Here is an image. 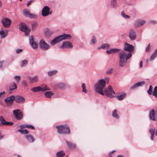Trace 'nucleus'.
<instances>
[{
    "label": "nucleus",
    "instance_id": "1",
    "mask_svg": "<svg viewBox=\"0 0 157 157\" xmlns=\"http://www.w3.org/2000/svg\"><path fill=\"white\" fill-rule=\"evenodd\" d=\"M134 47L126 42L124 43V50L125 51H122L119 53V66L122 67L125 66L127 60L131 56L132 52L134 50Z\"/></svg>",
    "mask_w": 157,
    "mask_h": 157
},
{
    "label": "nucleus",
    "instance_id": "2",
    "mask_svg": "<svg viewBox=\"0 0 157 157\" xmlns=\"http://www.w3.org/2000/svg\"><path fill=\"white\" fill-rule=\"evenodd\" d=\"M105 85V81L103 79H100L98 81L97 84L95 86V91L101 94L104 95L103 89Z\"/></svg>",
    "mask_w": 157,
    "mask_h": 157
},
{
    "label": "nucleus",
    "instance_id": "3",
    "mask_svg": "<svg viewBox=\"0 0 157 157\" xmlns=\"http://www.w3.org/2000/svg\"><path fill=\"white\" fill-rule=\"evenodd\" d=\"M56 128H57L58 132L59 134H67L70 133V129L67 125L57 126Z\"/></svg>",
    "mask_w": 157,
    "mask_h": 157
},
{
    "label": "nucleus",
    "instance_id": "4",
    "mask_svg": "<svg viewBox=\"0 0 157 157\" xmlns=\"http://www.w3.org/2000/svg\"><path fill=\"white\" fill-rule=\"evenodd\" d=\"M40 48L42 50L47 51L50 48V46L47 44L44 39L40 40L39 43Z\"/></svg>",
    "mask_w": 157,
    "mask_h": 157
},
{
    "label": "nucleus",
    "instance_id": "5",
    "mask_svg": "<svg viewBox=\"0 0 157 157\" xmlns=\"http://www.w3.org/2000/svg\"><path fill=\"white\" fill-rule=\"evenodd\" d=\"M104 95H105L106 96L111 98L113 97L112 94H115V93L113 90L111 86H108V88L105 89L104 90Z\"/></svg>",
    "mask_w": 157,
    "mask_h": 157
},
{
    "label": "nucleus",
    "instance_id": "6",
    "mask_svg": "<svg viewBox=\"0 0 157 157\" xmlns=\"http://www.w3.org/2000/svg\"><path fill=\"white\" fill-rule=\"evenodd\" d=\"M19 28L20 29L25 33V35L26 36H28L29 32L30 30L27 28L25 23H21L19 25Z\"/></svg>",
    "mask_w": 157,
    "mask_h": 157
},
{
    "label": "nucleus",
    "instance_id": "7",
    "mask_svg": "<svg viewBox=\"0 0 157 157\" xmlns=\"http://www.w3.org/2000/svg\"><path fill=\"white\" fill-rule=\"evenodd\" d=\"M14 116L17 120H21L23 118V115L22 112L19 109L14 110L13 111Z\"/></svg>",
    "mask_w": 157,
    "mask_h": 157
},
{
    "label": "nucleus",
    "instance_id": "8",
    "mask_svg": "<svg viewBox=\"0 0 157 157\" xmlns=\"http://www.w3.org/2000/svg\"><path fill=\"white\" fill-rule=\"evenodd\" d=\"M29 43L32 48L34 50L38 48V44L37 42L34 40L32 36H30L29 39Z\"/></svg>",
    "mask_w": 157,
    "mask_h": 157
},
{
    "label": "nucleus",
    "instance_id": "9",
    "mask_svg": "<svg viewBox=\"0 0 157 157\" xmlns=\"http://www.w3.org/2000/svg\"><path fill=\"white\" fill-rule=\"evenodd\" d=\"M50 89L47 86H45L43 88H41L40 86H37L35 87H33L31 89V90L34 92H37L40 91H41L42 92L44 91L47 90H49Z\"/></svg>",
    "mask_w": 157,
    "mask_h": 157
},
{
    "label": "nucleus",
    "instance_id": "10",
    "mask_svg": "<svg viewBox=\"0 0 157 157\" xmlns=\"http://www.w3.org/2000/svg\"><path fill=\"white\" fill-rule=\"evenodd\" d=\"M72 44L69 41L63 42L59 47V48H72Z\"/></svg>",
    "mask_w": 157,
    "mask_h": 157
},
{
    "label": "nucleus",
    "instance_id": "11",
    "mask_svg": "<svg viewBox=\"0 0 157 157\" xmlns=\"http://www.w3.org/2000/svg\"><path fill=\"white\" fill-rule=\"evenodd\" d=\"M15 97L14 95H11L6 98L4 100L6 104L9 106L12 105L13 101L15 100Z\"/></svg>",
    "mask_w": 157,
    "mask_h": 157
},
{
    "label": "nucleus",
    "instance_id": "12",
    "mask_svg": "<svg viewBox=\"0 0 157 157\" xmlns=\"http://www.w3.org/2000/svg\"><path fill=\"white\" fill-rule=\"evenodd\" d=\"M50 8L47 6H45L42 11V14L43 16L46 17L52 13V11L50 12Z\"/></svg>",
    "mask_w": 157,
    "mask_h": 157
},
{
    "label": "nucleus",
    "instance_id": "13",
    "mask_svg": "<svg viewBox=\"0 0 157 157\" xmlns=\"http://www.w3.org/2000/svg\"><path fill=\"white\" fill-rule=\"evenodd\" d=\"M2 22L3 26L5 28H9L11 25V21L7 18H4L2 19Z\"/></svg>",
    "mask_w": 157,
    "mask_h": 157
},
{
    "label": "nucleus",
    "instance_id": "14",
    "mask_svg": "<svg viewBox=\"0 0 157 157\" xmlns=\"http://www.w3.org/2000/svg\"><path fill=\"white\" fill-rule=\"evenodd\" d=\"M136 32L133 30H131L129 34V37L132 40H135L136 38Z\"/></svg>",
    "mask_w": 157,
    "mask_h": 157
},
{
    "label": "nucleus",
    "instance_id": "15",
    "mask_svg": "<svg viewBox=\"0 0 157 157\" xmlns=\"http://www.w3.org/2000/svg\"><path fill=\"white\" fill-rule=\"evenodd\" d=\"M146 23V21L144 20H138L135 23V25L136 27H140L144 25Z\"/></svg>",
    "mask_w": 157,
    "mask_h": 157
},
{
    "label": "nucleus",
    "instance_id": "16",
    "mask_svg": "<svg viewBox=\"0 0 157 157\" xmlns=\"http://www.w3.org/2000/svg\"><path fill=\"white\" fill-rule=\"evenodd\" d=\"M145 82L144 81H142L139 82L133 85L131 87L130 89L131 90H134L137 87L143 86L145 84Z\"/></svg>",
    "mask_w": 157,
    "mask_h": 157
},
{
    "label": "nucleus",
    "instance_id": "17",
    "mask_svg": "<svg viewBox=\"0 0 157 157\" xmlns=\"http://www.w3.org/2000/svg\"><path fill=\"white\" fill-rule=\"evenodd\" d=\"M149 116L151 120L152 121L156 120V118L155 117V111L154 109H152L150 110Z\"/></svg>",
    "mask_w": 157,
    "mask_h": 157
},
{
    "label": "nucleus",
    "instance_id": "18",
    "mask_svg": "<svg viewBox=\"0 0 157 157\" xmlns=\"http://www.w3.org/2000/svg\"><path fill=\"white\" fill-rule=\"evenodd\" d=\"M61 41L66 39H69L71 37V35L69 34H63L62 35L59 36Z\"/></svg>",
    "mask_w": 157,
    "mask_h": 157
},
{
    "label": "nucleus",
    "instance_id": "19",
    "mask_svg": "<svg viewBox=\"0 0 157 157\" xmlns=\"http://www.w3.org/2000/svg\"><path fill=\"white\" fill-rule=\"evenodd\" d=\"M29 79L31 83L36 82L38 81V77L37 75H35L33 77L29 76Z\"/></svg>",
    "mask_w": 157,
    "mask_h": 157
},
{
    "label": "nucleus",
    "instance_id": "20",
    "mask_svg": "<svg viewBox=\"0 0 157 157\" xmlns=\"http://www.w3.org/2000/svg\"><path fill=\"white\" fill-rule=\"evenodd\" d=\"M110 46V45L108 44H104L98 47L97 48L98 50H100L101 49H107L109 48Z\"/></svg>",
    "mask_w": 157,
    "mask_h": 157
},
{
    "label": "nucleus",
    "instance_id": "21",
    "mask_svg": "<svg viewBox=\"0 0 157 157\" xmlns=\"http://www.w3.org/2000/svg\"><path fill=\"white\" fill-rule=\"evenodd\" d=\"M61 41L59 36L55 38L50 42V44L52 45H54L60 42Z\"/></svg>",
    "mask_w": 157,
    "mask_h": 157
},
{
    "label": "nucleus",
    "instance_id": "22",
    "mask_svg": "<svg viewBox=\"0 0 157 157\" xmlns=\"http://www.w3.org/2000/svg\"><path fill=\"white\" fill-rule=\"evenodd\" d=\"M15 99L18 103H21L25 101V99L24 98L19 96H16Z\"/></svg>",
    "mask_w": 157,
    "mask_h": 157
},
{
    "label": "nucleus",
    "instance_id": "23",
    "mask_svg": "<svg viewBox=\"0 0 157 157\" xmlns=\"http://www.w3.org/2000/svg\"><path fill=\"white\" fill-rule=\"evenodd\" d=\"M25 137L26 139L29 142L33 143L34 141V138L32 136L30 135H26Z\"/></svg>",
    "mask_w": 157,
    "mask_h": 157
},
{
    "label": "nucleus",
    "instance_id": "24",
    "mask_svg": "<svg viewBox=\"0 0 157 157\" xmlns=\"http://www.w3.org/2000/svg\"><path fill=\"white\" fill-rule=\"evenodd\" d=\"M155 129L151 128L149 129V132L151 134V139L152 140H153Z\"/></svg>",
    "mask_w": 157,
    "mask_h": 157
},
{
    "label": "nucleus",
    "instance_id": "25",
    "mask_svg": "<svg viewBox=\"0 0 157 157\" xmlns=\"http://www.w3.org/2000/svg\"><path fill=\"white\" fill-rule=\"evenodd\" d=\"M117 0H111L110 5L111 7L113 8H115L117 7Z\"/></svg>",
    "mask_w": 157,
    "mask_h": 157
},
{
    "label": "nucleus",
    "instance_id": "26",
    "mask_svg": "<svg viewBox=\"0 0 157 157\" xmlns=\"http://www.w3.org/2000/svg\"><path fill=\"white\" fill-rule=\"evenodd\" d=\"M30 13L29 10L27 9L24 10L23 11V14L26 17H28Z\"/></svg>",
    "mask_w": 157,
    "mask_h": 157
},
{
    "label": "nucleus",
    "instance_id": "27",
    "mask_svg": "<svg viewBox=\"0 0 157 157\" xmlns=\"http://www.w3.org/2000/svg\"><path fill=\"white\" fill-rule=\"evenodd\" d=\"M53 94V93L52 91H48L45 93L44 96L46 98H50Z\"/></svg>",
    "mask_w": 157,
    "mask_h": 157
},
{
    "label": "nucleus",
    "instance_id": "28",
    "mask_svg": "<svg viewBox=\"0 0 157 157\" xmlns=\"http://www.w3.org/2000/svg\"><path fill=\"white\" fill-rule=\"evenodd\" d=\"M56 155L58 157H63L65 155V154L64 151H61L57 152Z\"/></svg>",
    "mask_w": 157,
    "mask_h": 157
},
{
    "label": "nucleus",
    "instance_id": "29",
    "mask_svg": "<svg viewBox=\"0 0 157 157\" xmlns=\"http://www.w3.org/2000/svg\"><path fill=\"white\" fill-rule=\"evenodd\" d=\"M126 94L124 93L122 94L119 95L117 97V98L119 100H122L126 96Z\"/></svg>",
    "mask_w": 157,
    "mask_h": 157
},
{
    "label": "nucleus",
    "instance_id": "30",
    "mask_svg": "<svg viewBox=\"0 0 157 157\" xmlns=\"http://www.w3.org/2000/svg\"><path fill=\"white\" fill-rule=\"evenodd\" d=\"M66 142L69 147L74 148L76 147V145L75 144H72L71 143L67 141H66Z\"/></svg>",
    "mask_w": 157,
    "mask_h": 157
},
{
    "label": "nucleus",
    "instance_id": "31",
    "mask_svg": "<svg viewBox=\"0 0 157 157\" xmlns=\"http://www.w3.org/2000/svg\"><path fill=\"white\" fill-rule=\"evenodd\" d=\"M10 90H12L17 88V86L16 84L13 82L12 85H10Z\"/></svg>",
    "mask_w": 157,
    "mask_h": 157
},
{
    "label": "nucleus",
    "instance_id": "32",
    "mask_svg": "<svg viewBox=\"0 0 157 157\" xmlns=\"http://www.w3.org/2000/svg\"><path fill=\"white\" fill-rule=\"evenodd\" d=\"M28 63V61L26 59H24L22 60L21 63V67H23L25 66Z\"/></svg>",
    "mask_w": 157,
    "mask_h": 157
},
{
    "label": "nucleus",
    "instance_id": "33",
    "mask_svg": "<svg viewBox=\"0 0 157 157\" xmlns=\"http://www.w3.org/2000/svg\"><path fill=\"white\" fill-rule=\"evenodd\" d=\"M57 72V70H53L51 71L48 72V75L49 76H52V75H55Z\"/></svg>",
    "mask_w": 157,
    "mask_h": 157
},
{
    "label": "nucleus",
    "instance_id": "34",
    "mask_svg": "<svg viewBox=\"0 0 157 157\" xmlns=\"http://www.w3.org/2000/svg\"><path fill=\"white\" fill-rule=\"evenodd\" d=\"M157 55V50H155L154 52L152 54L151 56L150 60H152Z\"/></svg>",
    "mask_w": 157,
    "mask_h": 157
},
{
    "label": "nucleus",
    "instance_id": "35",
    "mask_svg": "<svg viewBox=\"0 0 157 157\" xmlns=\"http://www.w3.org/2000/svg\"><path fill=\"white\" fill-rule=\"evenodd\" d=\"M112 115L113 117L118 118H119V116L117 113L116 110H114L112 112Z\"/></svg>",
    "mask_w": 157,
    "mask_h": 157
},
{
    "label": "nucleus",
    "instance_id": "36",
    "mask_svg": "<svg viewBox=\"0 0 157 157\" xmlns=\"http://www.w3.org/2000/svg\"><path fill=\"white\" fill-rule=\"evenodd\" d=\"M28 17H29L30 19H35L37 17L38 15L35 14L30 13L29 14V16Z\"/></svg>",
    "mask_w": 157,
    "mask_h": 157
},
{
    "label": "nucleus",
    "instance_id": "37",
    "mask_svg": "<svg viewBox=\"0 0 157 157\" xmlns=\"http://www.w3.org/2000/svg\"><path fill=\"white\" fill-rule=\"evenodd\" d=\"M18 131L21 132L22 134H28L29 133V132L27 129L21 130V129H18Z\"/></svg>",
    "mask_w": 157,
    "mask_h": 157
},
{
    "label": "nucleus",
    "instance_id": "38",
    "mask_svg": "<svg viewBox=\"0 0 157 157\" xmlns=\"http://www.w3.org/2000/svg\"><path fill=\"white\" fill-rule=\"evenodd\" d=\"M121 15L125 19H129L130 18V16L127 15H126L124 13V11L121 12Z\"/></svg>",
    "mask_w": 157,
    "mask_h": 157
},
{
    "label": "nucleus",
    "instance_id": "39",
    "mask_svg": "<svg viewBox=\"0 0 157 157\" xmlns=\"http://www.w3.org/2000/svg\"><path fill=\"white\" fill-rule=\"evenodd\" d=\"M0 121L2 124L5 125L6 122L2 116H0Z\"/></svg>",
    "mask_w": 157,
    "mask_h": 157
},
{
    "label": "nucleus",
    "instance_id": "40",
    "mask_svg": "<svg viewBox=\"0 0 157 157\" xmlns=\"http://www.w3.org/2000/svg\"><path fill=\"white\" fill-rule=\"evenodd\" d=\"M81 86L82 88V92L85 93H87V91L86 89L85 85L84 83H82L81 84Z\"/></svg>",
    "mask_w": 157,
    "mask_h": 157
},
{
    "label": "nucleus",
    "instance_id": "41",
    "mask_svg": "<svg viewBox=\"0 0 157 157\" xmlns=\"http://www.w3.org/2000/svg\"><path fill=\"white\" fill-rule=\"evenodd\" d=\"M152 94L155 98H157V86L155 87Z\"/></svg>",
    "mask_w": 157,
    "mask_h": 157
},
{
    "label": "nucleus",
    "instance_id": "42",
    "mask_svg": "<svg viewBox=\"0 0 157 157\" xmlns=\"http://www.w3.org/2000/svg\"><path fill=\"white\" fill-rule=\"evenodd\" d=\"M13 78L17 83L19 82L21 79V77L20 75L15 76Z\"/></svg>",
    "mask_w": 157,
    "mask_h": 157
},
{
    "label": "nucleus",
    "instance_id": "43",
    "mask_svg": "<svg viewBox=\"0 0 157 157\" xmlns=\"http://www.w3.org/2000/svg\"><path fill=\"white\" fill-rule=\"evenodd\" d=\"M0 35H1V37L3 38H5L6 36V34L2 30H0Z\"/></svg>",
    "mask_w": 157,
    "mask_h": 157
},
{
    "label": "nucleus",
    "instance_id": "44",
    "mask_svg": "<svg viewBox=\"0 0 157 157\" xmlns=\"http://www.w3.org/2000/svg\"><path fill=\"white\" fill-rule=\"evenodd\" d=\"M38 24L36 22H33L31 25V27L33 29H35L37 26Z\"/></svg>",
    "mask_w": 157,
    "mask_h": 157
},
{
    "label": "nucleus",
    "instance_id": "45",
    "mask_svg": "<svg viewBox=\"0 0 157 157\" xmlns=\"http://www.w3.org/2000/svg\"><path fill=\"white\" fill-rule=\"evenodd\" d=\"M153 87L151 85L150 86L149 90L147 91V93L149 94H152L153 92H152Z\"/></svg>",
    "mask_w": 157,
    "mask_h": 157
},
{
    "label": "nucleus",
    "instance_id": "46",
    "mask_svg": "<svg viewBox=\"0 0 157 157\" xmlns=\"http://www.w3.org/2000/svg\"><path fill=\"white\" fill-rule=\"evenodd\" d=\"M96 42V39L94 36H92V38L90 41V43L92 44H94Z\"/></svg>",
    "mask_w": 157,
    "mask_h": 157
},
{
    "label": "nucleus",
    "instance_id": "47",
    "mask_svg": "<svg viewBox=\"0 0 157 157\" xmlns=\"http://www.w3.org/2000/svg\"><path fill=\"white\" fill-rule=\"evenodd\" d=\"M57 86L60 88H63L65 86V84L62 82L59 83L57 84Z\"/></svg>",
    "mask_w": 157,
    "mask_h": 157
},
{
    "label": "nucleus",
    "instance_id": "48",
    "mask_svg": "<svg viewBox=\"0 0 157 157\" xmlns=\"http://www.w3.org/2000/svg\"><path fill=\"white\" fill-rule=\"evenodd\" d=\"M111 50L112 53H114L118 52L120 51V49L116 48H111Z\"/></svg>",
    "mask_w": 157,
    "mask_h": 157
},
{
    "label": "nucleus",
    "instance_id": "49",
    "mask_svg": "<svg viewBox=\"0 0 157 157\" xmlns=\"http://www.w3.org/2000/svg\"><path fill=\"white\" fill-rule=\"evenodd\" d=\"M113 69L112 68L109 69L106 71V73L108 74H111L112 73Z\"/></svg>",
    "mask_w": 157,
    "mask_h": 157
},
{
    "label": "nucleus",
    "instance_id": "50",
    "mask_svg": "<svg viewBox=\"0 0 157 157\" xmlns=\"http://www.w3.org/2000/svg\"><path fill=\"white\" fill-rule=\"evenodd\" d=\"M26 127L27 128L35 129V128L33 126L31 125L26 124Z\"/></svg>",
    "mask_w": 157,
    "mask_h": 157
},
{
    "label": "nucleus",
    "instance_id": "51",
    "mask_svg": "<svg viewBox=\"0 0 157 157\" xmlns=\"http://www.w3.org/2000/svg\"><path fill=\"white\" fill-rule=\"evenodd\" d=\"M149 23L152 25H155L157 24V21L155 20H151L149 21Z\"/></svg>",
    "mask_w": 157,
    "mask_h": 157
},
{
    "label": "nucleus",
    "instance_id": "52",
    "mask_svg": "<svg viewBox=\"0 0 157 157\" xmlns=\"http://www.w3.org/2000/svg\"><path fill=\"white\" fill-rule=\"evenodd\" d=\"M23 50L22 49L18 48L16 50V53L19 54Z\"/></svg>",
    "mask_w": 157,
    "mask_h": 157
},
{
    "label": "nucleus",
    "instance_id": "53",
    "mask_svg": "<svg viewBox=\"0 0 157 157\" xmlns=\"http://www.w3.org/2000/svg\"><path fill=\"white\" fill-rule=\"evenodd\" d=\"M106 52L107 54H110L111 53H112L111 49L109 50H107L106 51Z\"/></svg>",
    "mask_w": 157,
    "mask_h": 157
},
{
    "label": "nucleus",
    "instance_id": "54",
    "mask_svg": "<svg viewBox=\"0 0 157 157\" xmlns=\"http://www.w3.org/2000/svg\"><path fill=\"white\" fill-rule=\"evenodd\" d=\"M13 124L12 122H6L5 125H13Z\"/></svg>",
    "mask_w": 157,
    "mask_h": 157
},
{
    "label": "nucleus",
    "instance_id": "55",
    "mask_svg": "<svg viewBox=\"0 0 157 157\" xmlns=\"http://www.w3.org/2000/svg\"><path fill=\"white\" fill-rule=\"evenodd\" d=\"M150 44H148V45L146 47V52H148L150 49Z\"/></svg>",
    "mask_w": 157,
    "mask_h": 157
},
{
    "label": "nucleus",
    "instance_id": "56",
    "mask_svg": "<svg viewBox=\"0 0 157 157\" xmlns=\"http://www.w3.org/2000/svg\"><path fill=\"white\" fill-rule=\"evenodd\" d=\"M26 124H24L23 125H21L20 126V127L21 129H23L24 128H26Z\"/></svg>",
    "mask_w": 157,
    "mask_h": 157
},
{
    "label": "nucleus",
    "instance_id": "57",
    "mask_svg": "<svg viewBox=\"0 0 157 157\" xmlns=\"http://www.w3.org/2000/svg\"><path fill=\"white\" fill-rule=\"evenodd\" d=\"M33 1V0H31L29 1H28L27 2V6H29L30 4H31V2Z\"/></svg>",
    "mask_w": 157,
    "mask_h": 157
},
{
    "label": "nucleus",
    "instance_id": "58",
    "mask_svg": "<svg viewBox=\"0 0 157 157\" xmlns=\"http://www.w3.org/2000/svg\"><path fill=\"white\" fill-rule=\"evenodd\" d=\"M3 63V61L0 62V68H1L2 67Z\"/></svg>",
    "mask_w": 157,
    "mask_h": 157
},
{
    "label": "nucleus",
    "instance_id": "59",
    "mask_svg": "<svg viewBox=\"0 0 157 157\" xmlns=\"http://www.w3.org/2000/svg\"><path fill=\"white\" fill-rule=\"evenodd\" d=\"M143 67L142 65V61H141L140 62V68L142 67Z\"/></svg>",
    "mask_w": 157,
    "mask_h": 157
},
{
    "label": "nucleus",
    "instance_id": "60",
    "mask_svg": "<svg viewBox=\"0 0 157 157\" xmlns=\"http://www.w3.org/2000/svg\"><path fill=\"white\" fill-rule=\"evenodd\" d=\"M5 94V92L3 91L2 92L0 93V96H1L2 95H3V94Z\"/></svg>",
    "mask_w": 157,
    "mask_h": 157
},
{
    "label": "nucleus",
    "instance_id": "61",
    "mask_svg": "<svg viewBox=\"0 0 157 157\" xmlns=\"http://www.w3.org/2000/svg\"><path fill=\"white\" fill-rule=\"evenodd\" d=\"M23 83H24V85L25 86H27V84L26 83V82H25V81H24L23 82Z\"/></svg>",
    "mask_w": 157,
    "mask_h": 157
},
{
    "label": "nucleus",
    "instance_id": "62",
    "mask_svg": "<svg viewBox=\"0 0 157 157\" xmlns=\"http://www.w3.org/2000/svg\"><path fill=\"white\" fill-rule=\"evenodd\" d=\"M3 137H4L3 136L0 135V139H2V138H3Z\"/></svg>",
    "mask_w": 157,
    "mask_h": 157
},
{
    "label": "nucleus",
    "instance_id": "63",
    "mask_svg": "<svg viewBox=\"0 0 157 157\" xmlns=\"http://www.w3.org/2000/svg\"><path fill=\"white\" fill-rule=\"evenodd\" d=\"M48 32H45V35H47V36H48Z\"/></svg>",
    "mask_w": 157,
    "mask_h": 157
},
{
    "label": "nucleus",
    "instance_id": "64",
    "mask_svg": "<svg viewBox=\"0 0 157 157\" xmlns=\"http://www.w3.org/2000/svg\"><path fill=\"white\" fill-rule=\"evenodd\" d=\"M117 157H122V155H118Z\"/></svg>",
    "mask_w": 157,
    "mask_h": 157
}]
</instances>
